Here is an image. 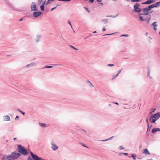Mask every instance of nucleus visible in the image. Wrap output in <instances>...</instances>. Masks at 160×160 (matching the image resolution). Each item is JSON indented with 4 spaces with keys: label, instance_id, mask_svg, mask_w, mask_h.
<instances>
[{
    "label": "nucleus",
    "instance_id": "f257e3e1",
    "mask_svg": "<svg viewBox=\"0 0 160 160\" xmlns=\"http://www.w3.org/2000/svg\"><path fill=\"white\" fill-rule=\"evenodd\" d=\"M21 156V154L14 151L11 154L8 155H4L2 158L1 160H8V159L14 160L17 159Z\"/></svg>",
    "mask_w": 160,
    "mask_h": 160
},
{
    "label": "nucleus",
    "instance_id": "f03ea898",
    "mask_svg": "<svg viewBox=\"0 0 160 160\" xmlns=\"http://www.w3.org/2000/svg\"><path fill=\"white\" fill-rule=\"evenodd\" d=\"M18 152L24 156L28 155V152L27 150L22 145H18Z\"/></svg>",
    "mask_w": 160,
    "mask_h": 160
},
{
    "label": "nucleus",
    "instance_id": "7ed1b4c3",
    "mask_svg": "<svg viewBox=\"0 0 160 160\" xmlns=\"http://www.w3.org/2000/svg\"><path fill=\"white\" fill-rule=\"evenodd\" d=\"M159 3H160V1L157 2H156L149 6L148 7L146 8L145 9H144V10L145 11H148V10L149 11L154 8L157 7L158 5H159Z\"/></svg>",
    "mask_w": 160,
    "mask_h": 160
},
{
    "label": "nucleus",
    "instance_id": "20e7f679",
    "mask_svg": "<svg viewBox=\"0 0 160 160\" xmlns=\"http://www.w3.org/2000/svg\"><path fill=\"white\" fill-rule=\"evenodd\" d=\"M159 118L157 114H153L151 115L149 120L151 123H154Z\"/></svg>",
    "mask_w": 160,
    "mask_h": 160
},
{
    "label": "nucleus",
    "instance_id": "39448f33",
    "mask_svg": "<svg viewBox=\"0 0 160 160\" xmlns=\"http://www.w3.org/2000/svg\"><path fill=\"white\" fill-rule=\"evenodd\" d=\"M140 5L139 4L137 3H136L135 5L134 6L133 8L134 9L133 11H134L135 12H139L142 11V9L139 8V7Z\"/></svg>",
    "mask_w": 160,
    "mask_h": 160
},
{
    "label": "nucleus",
    "instance_id": "423d86ee",
    "mask_svg": "<svg viewBox=\"0 0 160 160\" xmlns=\"http://www.w3.org/2000/svg\"><path fill=\"white\" fill-rule=\"evenodd\" d=\"M51 148L53 151H56L58 148V147L55 144L53 140L51 142Z\"/></svg>",
    "mask_w": 160,
    "mask_h": 160
},
{
    "label": "nucleus",
    "instance_id": "0eeeda50",
    "mask_svg": "<svg viewBox=\"0 0 160 160\" xmlns=\"http://www.w3.org/2000/svg\"><path fill=\"white\" fill-rule=\"evenodd\" d=\"M31 10L32 11H36L38 10V8L34 2H33L32 3Z\"/></svg>",
    "mask_w": 160,
    "mask_h": 160
},
{
    "label": "nucleus",
    "instance_id": "6e6552de",
    "mask_svg": "<svg viewBox=\"0 0 160 160\" xmlns=\"http://www.w3.org/2000/svg\"><path fill=\"white\" fill-rule=\"evenodd\" d=\"M42 12L41 11L35 12L33 13V17L35 18H37L41 15Z\"/></svg>",
    "mask_w": 160,
    "mask_h": 160
},
{
    "label": "nucleus",
    "instance_id": "1a4fd4ad",
    "mask_svg": "<svg viewBox=\"0 0 160 160\" xmlns=\"http://www.w3.org/2000/svg\"><path fill=\"white\" fill-rule=\"evenodd\" d=\"M155 0H148L146 2L142 3V4H149L155 2Z\"/></svg>",
    "mask_w": 160,
    "mask_h": 160
},
{
    "label": "nucleus",
    "instance_id": "9d476101",
    "mask_svg": "<svg viewBox=\"0 0 160 160\" xmlns=\"http://www.w3.org/2000/svg\"><path fill=\"white\" fill-rule=\"evenodd\" d=\"M3 120L4 121H8L10 120V118L8 115H6L3 116Z\"/></svg>",
    "mask_w": 160,
    "mask_h": 160
},
{
    "label": "nucleus",
    "instance_id": "9b49d317",
    "mask_svg": "<svg viewBox=\"0 0 160 160\" xmlns=\"http://www.w3.org/2000/svg\"><path fill=\"white\" fill-rule=\"evenodd\" d=\"M144 9H145V8H143L142 9V11L143 12V15H148V14L149 13H151L152 12H150L149 13L148 12L149 11L148 10V11H147V10L145 11V10H144Z\"/></svg>",
    "mask_w": 160,
    "mask_h": 160
},
{
    "label": "nucleus",
    "instance_id": "f8f14e48",
    "mask_svg": "<svg viewBox=\"0 0 160 160\" xmlns=\"http://www.w3.org/2000/svg\"><path fill=\"white\" fill-rule=\"evenodd\" d=\"M86 82V83L88 85V86L92 88L93 87H94L93 84L91 82H90L89 80H87Z\"/></svg>",
    "mask_w": 160,
    "mask_h": 160
},
{
    "label": "nucleus",
    "instance_id": "ddd939ff",
    "mask_svg": "<svg viewBox=\"0 0 160 160\" xmlns=\"http://www.w3.org/2000/svg\"><path fill=\"white\" fill-rule=\"evenodd\" d=\"M41 37V35H37L36 38H35V41L36 42H39L40 39Z\"/></svg>",
    "mask_w": 160,
    "mask_h": 160
},
{
    "label": "nucleus",
    "instance_id": "4468645a",
    "mask_svg": "<svg viewBox=\"0 0 160 160\" xmlns=\"http://www.w3.org/2000/svg\"><path fill=\"white\" fill-rule=\"evenodd\" d=\"M157 131H160V128H154L152 130V133H154Z\"/></svg>",
    "mask_w": 160,
    "mask_h": 160
},
{
    "label": "nucleus",
    "instance_id": "2eb2a0df",
    "mask_svg": "<svg viewBox=\"0 0 160 160\" xmlns=\"http://www.w3.org/2000/svg\"><path fill=\"white\" fill-rule=\"evenodd\" d=\"M36 65V64L35 62H33L30 64H28L26 65V67L27 68H28L30 67H32Z\"/></svg>",
    "mask_w": 160,
    "mask_h": 160
},
{
    "label": "nucleus",
    "instance_id": "dca6fc26",
    "mask_svg": "<svg viewBox=\"0 0 160 160\" xmlns=\"http://www.w3.org/2000/svg\"><path fill=\"white\" fill-rule=\"evenodd\" d=\"M143 153H144L146 155H150V153L148 151L147 149H144Z\"/></svg>",
    "mask_w": 160,
    "mask_h": 160
},
{
    "label": "nucleus",
    "instance_id": "f3484780",
    "mask_svg": "<svg viewBox=\"0 0 160 160\" xmlns=\"http://www.w3.org/2000/svg\"><path fill=\"white\" fill-rule=\"evenodd\" d=\"M45 3V2L41 5L40 6L41 10L42 11L44 10V5Z\"/></svg>",
    "mask_w": 160,
    "mask_h": 160
},
{
    "label": "nucleus",
    "instance_id": "a211bd4d",
    "mask_svg": "<svg viewBox=\"0 0 160 160\" xmlns=\"http://www.w3.org/2000/svg\"><path fill=\"white\" fill-rule=\"evenodd\" d=\"M151 18V15H149L147 17V19H145V20H147L148 23Z\"/></svg>",
    "mask_w": 160,
    "mask_h": 160
},
{
    "label": "nucleus",
    "instance_id": "6ab92c4d",
    "mask_svg": "<svg viewBox=\"0 0 160 160\" xmlns=\"http://www.w3.org/2000/svg\"><path fill=\"white\" fill-rule=\"evenodd\" d=\"M39 125L41 127H46V124L45 123H42L41 122H39Z\"/></svg>",
    "mask_w": 160,
    "mask_h": 160
},
{
    "label": "nucleus",
    "instance_id": "aec40b11",
    "mask_svg": "<svg viewBox=\"0 0 160 160\" xmlns=\"http://www.w3.org/2000/svg\"><path fill=\"white\" fill-rule=\"evenodd\" d=\"M113 138V136H112V137L108 138L107 139H105V140H101V141H102V142H105V141H108V140H111L112 139V138Z\"/></svg>",
    "mask_w": 160,
    "mask_h": 160
},
{
    "label": "nucleus",
    "instance_id": "412c9836",
    "mask_svg": "<svg viewBox=\"0 0 160 160\" xmlns=\"http://www.w3.org/2000/svg\"><path fill=\"white\" fill-rule=\"evenodd\" d=\"M101 21L105 24H107L108 23V19H103Z\"/></svg>",
    "mask_w": 160,
    "mask_h": 160
},
{
    "label": "nucleus",
    "instance_id": "4be33fe9",
    "mask_svg": "<svg viewBox=\"0 0 160 160\" xmlns=\"http://www.w3.org/2000/svg\"><path fill=\"white\" fill-rule=\"evenodd\" d=\"M118 15V14H117L115 16H112V15H107L106 16L107 17H111L112 18H115L116 17H117Z\"/></svg>",
    "mask_w": 160,
    "mask_h": 160
},
{
    "label": "nucleus",
    "instance_id": "5701e85b",
    "mask_svg": "<svg viewBox=\"0 0 160 160\" xmlns=\"http://www.w3.org/2000/svg\"><path fill=\"white\" fill-rule=\"evenodd\" d=\"M148 72H147V73H148V77H149L150 78H152V77H151L150 76V71L149 68H148Z\"/></svg>",
    "mask_w": 160,
    "mask_h": 160
},
{
    "label": "nucleus",
    "instance_id": "b1692460",
    "mask_svg": "<svg viewBox=\"0 0 160 160\" xmlns=\"http://www.w3.org/2000/svg\"><path fill=\"white\" fill-rule=\"evenodd\" d=\"M52 67H53L52 66H46L43 68H43V69L45 68H51Z\"/></svg>",
    "mask_w": 160,
    "mask_h": 160
},
{
    "label": "nucleus",
    "instance_id": "393cba45",
    "mask_svg": "<svg viewBox=\"0 0 160 160\" xmlns=\"http://www.w3.org/2000/svg\"><path fill=\"white\" fill-rule=\"evenodd\" d=\"M131 156L133 158V159L134 160H135L136 159V155L133 154H131Z\"/></svg>",
    "mask_w": 160,
    "mask_h": 160
},
{
    "label": "nucleus",
    "instance_id": "a878e982",
    "mask_svg": "<svg viewBox=\"0 0 160 160\" xmlns=\"http://www.w3.org/2000/svg\"><path fill=\"white\" fill-rule=\"evenodd\" d=\"M152 25L154 27H157V22H154L153 23H152Z\"/></svg>",
    "mask_w": 160,
    "mask_h": 160
},
{
    "label": "nucleus",
    "instance_id": "bb28decb",
    "mask_svg": "<svg viewBox=\"0 0 160 160\" xmlns=\"http://www.w3.org/2000/svg\"><path fill=\"white\" fill-rule=\"evenodd\" d=\"M139 18L140 19L141 21H144L145 20V19L143 18L142 17V16H140Z\"/></svg>",
    "mask_w": 160,
    "mask_h": 160
},
{
    "label": "nucleus",
    "instance_id": "cd10ccee",
    "mask_svg": "<svg viewBox=\"0 0 160 160\" xmlns=\"http://www.w3.org/2000/svg\"><path fill=\"white\" fill-rule=\"evenodd\" d=\"M152 112H149V114H152V113H153V112H154L156 110V109L154 108H153V109H152Z\"/></svg>",
    "mask_w": 160,
    "mask_h": 160
},
{
    "label": "nucleus",
    "instance_id": "c85d7f7f",
    "mask_svg": "<svg viewBox=\"0 0 160 160\" xmlns=\"http://www.w3.org/2000/svg\"><path fill=\"white\" fill-rule=\"evenodd\" d=\"M69 46L71 48H73L75 50H77L78 49V48H76L74 47V46H72V45H69Z\"/></svg>",
    "mask_w": 160,
    "mask_h": 160
},
{
    "label": "nucleus",
    "instance_id": "c756f323",
    "mask_svg": "<svg viewBox=\"0 0 160 160\" xmlns=\"http://www.w3.org/2000/svg\"><path fill=\"white\" fill-rule=\"evenodd\" d=\"M27 160H34V159L33 158H32L30 156H29Z\"/></svg>",
    "mask_w": 160,
    "mask_h": 160
},
{
    "label": "nucleus",
    "instance_id": "7c9ffc66",
    "mask_svg": "<svg viewBox=\"0 0 160 160\" xmlns=\"http://www.w3.org/2000/svg\"><path fill=\"white\" fill-rule=\"evenodd\" d=\"M59 5H56V7H54L52 8L51 9V11H52L53 10H54L57 7L59 6Z\"/></svg>",
    "mask_w": 160,
    "mask_h": 160
},
{
    "label": "nucleus",
    "instance_id": "2f4dec72",
    "mask_svg": "<svg viewBox=\"0 0 160 160\" xmlns=\"http://www.w3.org/2000/svg\"><path fill=\"white\" fill-rule=\"evenodd\" d=\"M129 36V35L128 34H123L120 37H128Z\"/></svg>",
    "mask_w": 160,
    "mask_h": 160
},
{
    "label": "nucleus",
    "instance_id": "473e14b6",
    "mask_svg": "<svg viewBox=\"0 0 160 160\" xmlns=\"http://www.w3.org/2000/svg\"><path fill=\"white\" fill-rule=\"evenodd\" d=\"M140 1V0H131V1L133 2H139Z\"/></svg>",
    "mask_w": 160,
    "mask_h": 160
},
{
    "label": "nucleus",
    "instance_id": "72a5a7b5",
    "mask_svg": "<svg viewBox=\"0 0 160 160\" xmlns=\"http://www.w3.org/2000/svg\"><path fill=\"white\" fill-rule=\"evenodd\" d=\"M120 154H122L123 155H128V153H124V152H120Z\"/></svg>",
    "mask_w": 160,
    "mask_h": 160
},
{
    "label": "nucleus",
    "instance_id": "f704fd0d",
    "mask_svg": "<svg viewBox=\"0 0 160 160\" xmlns=\"http://www.w3.org/2000/svg\"><path fill=\"white\" fill-rule=\"evenodd\" d=\"M71 0H59V1H62L64 2H69Z\"/></svg>",
    "mask_w": 160,
    "mask_h": 160
},
{
    "label": "nucleus",
    "instance_id": "c9c22d12",
    "mask_svg": "<svg viewBox=\"0 0 160 160\" xmlns=\"http://www.w3.org/2000/svg\"><path fill=\"white\" fill-rule=\"evenodd\" d=\"M84 8L89 13L90 12V11L88 10V8H87V7H85Z\"/></svg>",
    "mask_w": 160,
    "mask_h": 160
},
{
    "label": "nucleus",
    "instance_id": "e433bc0d",
    "mask_svg": "<svg viewBox=\"0 0 160 160\" xmlns=\"http://www.w3.org/2000/svg\"><path fill=\"white\" fill-rule=\"evenodd\" d=\"M150 128L149 127V124H148V129H147V131L148 130H150Z\"/></svg>",
    "mask_w": 160,
    "mask_h": 160
},
{
    "label": "nucleus",
    "instance_id": "4c0bfd02",
    "mask_svg": "<svg viewBox=\"0 0 160 160\" xmlns=\"http://www.w3.org/2000/svg\"><path fill=\"white\" fill-rule=\"evenodd\" d=\"M81 144L82 145V146H83V147H86V148H88V147L86 146L83 143H81Z\"/></svg>",
    "mask_w": 160,
    "mask_h": 160
},
{
    "label": "nucleus",
    "instance_id": "58836bf2",
    "mask_svg": "<svg viewBox=\"0 0 160 160\" xmlns=\"http://www.w3.org/2000/svg\"><path fill=\"white\" fill-rule=\"evenodd\" d=\"M114 34V33H111V34H107L104 35L103 36H106V35H111L113 34Z\"/></svg>",
    "mask_w": 160,
    "mask_h": 160
},
{
    "label": "nucleus",
    "instance_id": "ea45409f",
    "mask_svg": "<svg viewBox=\"0 0 160 160\" xmlns=\"http://www.w3.org/2000/svg\"><path fill=\"white\" fill-rule=\"evenodd\" d=\"M108 66L109 67H112L114 66V64H108Z\"/></svg>",
    "mask_w": 160,
    "mask_h": 160
},
{
    "label": "nucleus",
    "instance_id": "a19ab883",
    "mask_svg": "<svg viewBox=\"0 0 160 160\" xmlns=\"http://www.w3.org/2000/svg\"><path fill=\"white\" fill-rule=\"evenodd\" d=\"M50 3V2L48 0V1H47V2L46 3V5H47Z\"/></svg>",
    "mask_w": 160,
    "mask_h": 160
},
{
    "label": "nucleus",
    "instance_id": "79ce46f5",
    "mask_svg": "<svg viewBox=\"0 0 160 160\" xmlns=\"http://www.w3.org/2000/svg\"><path fill=\"white\" fill-rule=\"evenodd\" d=\"M19 117L18 116H17L15 118V119L16 120H18L19 118Z\"/></svg>",
    "mask_w": 160,
    "mask_h": 160
},
{
    "label": "nucleus",
    "instance_id": "37998d69",
    "mask_svg": "<svg viewBox=\"0 0 160 160\" xmlns=\"http://www.w3.org/2000/svg\"><path fill=\"white\" fill-rule=\"evenodd\" d=\"M68 23L71 26V27L72 28V24H71V23L70 22V21H68Z\"/></svg>",
    "mask_w": 160,
    "mask_h": 160
},
{
    "label": "nucleus",
    "instance_id": "c03bdc74",
    "mask_svg": "<svg viewBox=\"0 0 160 160\" xmlns=\"http://www.w3.org/2000/svg\"><path fill=\"white\" fill-rule=\"evenodd\" d=\"M156 114H158V117H159V118L160 117V113L159 112H158Z\"/></svg>",
    "mask_w": 160,
    "mask_h": 160
},
{
    "label": "nucleus",
    "instance_id": "a18cd8bd",
    "mask_svg": "<svg viewBox=\"0 0 160 160\" xmlns=\"http://www.w3.org/2000/svg\"><path fill=\"white\" fill-rule=\"evenodd\" d=\"M20 112L23 115H24L25 114V113L22 111H21Z\"/></svg>",
    "mask_w": 160,
    "mask_h": 160
},
{
    "label": "nucleus",
    "instance_id": "49530a36",
    "mask_svg": "<svg viewBox=\"0 0 160 160\" xmlns=\"http://www.w3.org/2000/svg\"><path fill=\"white\" fill-rule=\"evenodd\" d=\"M120 148L121 149H123L124 148L123 147V146H120Z\"/></svg>",
    "mask_w": 160,
    "mask_h": 160
},
{
    "label": "nucleus",
    "instance_id": "de8ad7c7",
    "mask_svg": "<svg viewBox=\"0 0 160 160\" xmlns=\"http://www.w3.org/2000/svg\"><path fill=\"white\" fill-rule=\"evenodd\" d=\"M106 30V29L105 28H103L102 29V31L103 32L105 31Z\"/></svg>",
    "mask_w": 160,
    "mask_h": 160
},
{
    "label": "nucleus",
    "instance_id": "09e8293b",
    "mask_svg": "<svg viewBox=\"0 0 160 160\" xmlns=\"http://www.w3.org/2000/svg\"><path fill=\"white\" fill-rule=\"evenodd\" d=\"M90 2L91 3H93L94 1V0H89Z\"/></svg>",
    "mask_w": 160,
    "mask_h": 160
},
{
    "label": "nucleus",
    "instance_id": "8fccbe9b",
    "mask_svg": "<svg viewBox=\"0 0 160 160\" xmlns=\"http://www.w3.org/2000/svg\"><path fill=\"white\" fill-rule=\"evenodd\" d=\"M116 77H116V76L115 75H114L113 76H112V79H114Z\"/></svg>",
    "mask_w": 160,
    "mask_h": 160
},
{
    "label": "nucleus",
    "instance_id": "3c124183",
    "mask_svg": "<svg viewBox=\"0 0 160 160\" xmlns=\"http://www.w3.org/2000/svg\"><path fill=\"white\" fill-rule=\"evenodd\" d=\"M122 69H121V70H119V71H118V74H119L121 73V71H122Z\"/></svg>",
    "mask_w": 160,
    "mask_h": 160
},
{
    "label": "nucleus",
    "instance_id": "603ef678",
    "mask_svg": "<svg viewBox=\"0 0 160 160\" xmlns=\"http://www.w3.org/2000/svg\"><path fill=\"white\" fill-rule=\"evenodd\" d=\"M42 0H38V2L40 3H41L42 2Z\"/></svg>",
    "mask_w": 160,
    "mask_h": 160
},
{
    "label": "nucleus",
    "instance_id": "864d4df0",
    "mask_svg": "<svg viewBox=\"0 0 160 160\" xmlns=\"http://www.w3.org/2000/svg\"><path fill=\"white\" fill-rule=\"evenodd\" d=\"M61 64H53V66H61Z\"/></svg>",
    "mask_w": 160,
    "mask_h": 160
},
{
    "label": "nucleus",
    "instance_id": "5fc2aeb1",
    "mask_svg": "<svg viewBox=\"0 0 160 160\" xmlns=\"http://www.w3.org/2000/svg\"><path fill=\"white\" fill-rule=\"evenodd\" d=\"M146 122H147V125H148V124H149V123H148V118H147L146 119Z\"/></svg>",
    "mask_w": 160,
    "mask_h": 160
},
{
    "label": "nucleus",
    "instance_id": "6e6d98bb",
    "mask_svg": "<svg viewBox=\"0 0 160 160\" xmlns=\"http://www.w3.org/2000/svg\"><path fill=\"white\" fill-rule=\"evenodd\" d=\"M157 27H154V29L155 30H156L157 29V28H156Z\"/></svg>",
    "mask_w": 160,
    "mask_h": 160
},
{
    "label": "nucleus",
    "instance_id": "4d7b16f0",
    "mask_svg": "<svg viewBox=\"0 0 160 160\" xmlns=\"http://www.w3.org/2000/svg\"><path fill=\"white\" fill-rule=\"evenodd\" d=\"M102 1V0H97V1L99 2H101Z\"/></svg>",
    "mask_w": 160,
    "mask_h": 160
},
{
    "label": "nucleus",
    "instance_id": "13d9d810",
    "mask_svg": "<svg viewBox=\"0 0 160 160\" xmlns=\"http://www.w3.org/2000/svg\"><path fill=\"white\" fill-rule=\"evenodd\" d=\"M99 4L102 5H103V3H102V2H100V3H99Z\"/></svg>",
    "mask_w": 160,
    "mask_h": 160
},
{
    "label": "nucleus",
    "instance_id": "bf43d9fd",
    "mask_svg": "<svg viewBox=\"0 0 160 160\" xmlns=\"http://www.w3.org/2000/svg\"><path fill=\"white\" fill-rule=\"evenodd\" d=\"M114 103L115 104H117V105H118V104H119L118 103V102H114Z\"/></svg>",
    "mask_w": 160,
    "mask_h": 160
},
{
    "label": "nucleus",
    "instance_id": "052dcab7",
    "mask_svg": "<svg viewBox=\"0 0 160 160\" xmlns=\"http://www.w3.org/2000/svg\"><path fill=\"white\" fill-rule=\"evenodd\" d=\"M18 111L20 112L21 110L20 109H18Z\"/></svg>",
    "mask_w": 160,
    "mask_h": 160
},
{
    "label": "nucleus",
    "instance_id": "680f3d73",
    "mask_svg": "<svg viewBox=\"0 0 160 160\" xmlns=\"http://www.w3.org/2000/svg\"><path fill=\"white\" fill-rule=\"evenodd\" d=\"M23 19L22 18H21L19 19V21H21Z\"/></svg>",
    "mask_w": 160,
    "mask_h": 160
},
{
    "label": "nucleus",
    "instance_id": "e2e57ef3",
    "mask_svg": "<svg viewBox=\"0 0 160 160\" xmlns=\"http://www.w3.org/2000/svg\"><path fill=\"white\" fill-rule=\"evenodd\" d=\"M82 131H84V132H86V131L85 130H84V129H82Z\"/></svg>",
    "mask_w": 160,
    "mask_h": 160
},
{
    "label": "nucleus",
    "instance_id": "0e129e2a",
    "mask_svg": "<svg viewBox=\"0 0 160 160\" xmlns=\"http://www.w3.org/2000/svg\"><path fill=\"white\" fill-rule=\"evenodd\" d=\"M17 139V138H13V140H15Z\"/></svg>",
    "mask_w": 160,
    "mask_h": 160
},
{
    "label": "nucleus",
    "instance_id": "69168bd1",
    "mask_svg": "<svg viewBox=\"0 0 160 160\" xmlns=\"http://www.w3.org/2000/svg\"><path fill=\"white\" fill-rule=\"evenodd\" d=\"M119 74H118V73L115 76H116V77H117L119 75Z\"/></svg>",
    "mask_w": 160,
    "mask_h": 160
},
{
    "label": "nucleus",
    "instance_id": "338daca9",
    "mask_svg": "<svg viewBox=\"0 0 160 160\" xmlns=\"http://www.w3.org/2000/svg\"><path fill=\"white\" fill-rule=\"evenodd\" d=\"M119 74H118V73L115 76H116V77H117L119 75Z\"/></svg>",
    "mask_w": 160,
    "mask_h": 160
},
{
    "label": "nucleus",
    "instance_id": "774afa93",
    "mask_svg": "<svg viewBox=\"0 0 160 160\" xmlns=\"http://www.w3.org/2000/svg\"><path fill=\"white\" fill-rule=\"evenodd\" d=\"M96 32H97V31H95L93 32V33H96Z\"/></svg>",
    "mask_w": 160,
    "mask_h": 160
}]
</instances>
